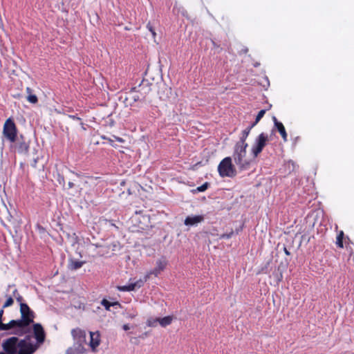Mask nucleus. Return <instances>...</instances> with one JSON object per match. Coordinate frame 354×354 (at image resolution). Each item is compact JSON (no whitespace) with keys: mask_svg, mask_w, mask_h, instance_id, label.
Listing matches in <instances>:
<instances>
[{"mask_svg":"<svg viewBox=\"0 0 354 354\" xmlns=\"http://www.w3.org/2000/svg\"><path fill=\"white\" fill-rule=\"evenodd\" d=\"M17 295H19V294H18V291H17V289H15V290H14V291H13V295L16 297V296H17Z\"/></svg>","mask_w":354,"mask_h":354,"instance_id":"nucleus-40","label":"nucleus"},{"mask_svg":"<svg viewBox=\"0 0 354 354\" xmlns=\"http://www.w3.org/2000/svg\"><path fill=\"white\" fill-rule=\"evenodd\" d=\"M268 140V136L265 133H260L255 138L250 150L253 158H256L261 153L263 148L266 146Z\"/></svg>","mask_w":354,"mask_h":354,"instance_id":"nucleus-5","label":"nucleus"},{"mask_svg":"<svg viewBox=\"0 0 354 354\" xmlns=\"http://www.w3.org/2000/svg\"><path fill=\"white\" fill-rule=\"evenodd\" d=\"M101 304L105 308V309L106 310H110L111 306H116V305H120L118 301H116V302H110V301H109L106 299H103L101 301Z\"/></svg>","mask_w":354,"mask_h":354,"instance_id":"nucleus-21","label":"nucleus"},{"mask_svg":"<svg viewBox=\"0 0 354 354\" xmlns=\"http://www.w3.org/2000/svg\"><path fill=\"white\" fill-rule=\"evenodd\" d=\"M20 312L21 315V317L28 320L30 319V324L33 322L34 319V313L30 309L28 306L26 304L21 303L20 304Z\"/></svg>","mask_w":354,"mask_h":354,"instance_id":"nucleus-9","label":"nucleus"},{"mask_svg":"<svg viewBox=\"0 0 354 354\" xmlns=\"http://www.w3.org/2000/svg\"><path fill=\"white\" fill-rule=\"evenodd\" d=\"M70 117L73 119H77V120H80V118L78 117H77L76 115H70Z\"/></svg>","mask_w":354,"mask_h":354,"instance_id":"nucleus-42","label":"nucleus"},{"mask_svg":"<svg viewBox=\"0 0 354 354\" xmlns=\"http://www.w3.org/2000/svg\"><path fill=\"white\" fill-rule=\"evenodd\" d=\"M33 333L37 343L39 344H42L45 339V333L40 324H35L33 325Z\"/></svg>","mask_w":354,"mask_h":354,"instance_id":"nucleus-10","label":"nucleus"},{"mask_svg":"<svg viewBox=\"0 0 354 354\" xmlns=\"http://www.w3.org/2000/svg\"><path fill=\"white\" fill-rule=\"evenodd\" d=\"M16 299H17V300L18 301L21 302V300H22V297H21V296H20L19 295H17V296H16Z\"/></svg>","mask_w":354,"mask_h":354,"instance_id":"nucleus-38","label":"nucleus"},{"mask_svg":"<svg viewBox=\"0 0 354 354\" xmlns=\"http://www.w3.org/2000/svg\"><path fill=\"white\" fill-rule=\"evenodd\" d=\"M27 100L31 104H36L38 102L37 97L34 94L28 95Z\"/></svg>","mask_w":354,"mask_h":354,"instance_id":"nucleus-25","label":"nucleus"},{"mask_svg":"<svg viewBox=\"0 0 354 354\" xmlns=\"http://www.w3.org/2000/svg\"><path fill=\"white\" fill-rule=\"evenodd\" d=\"M26 91L28 95L32 94V89L30 87H27Z\"/></svg>","mask_w":354,"mask_h":354,"instance_id":"nucleus-36","label":"nucleus"},{"mask_svg":"<svg viewBox=\"0 0 354 354\" xmlns=\"http://www.w3.org/2000/svg\"><path fill=\"white\" fill-rule=\"evenodd\" d=\"M283 251L286 255L290 254V252L288 250V249L286 247L283 248Z\"/></svg>","mask_w":354,"mask_h":354,"instance_id":"nucleus-37","label":"nucleus"},{"mask_svg":"<svg viewBox=\"0 0 354 354\" xmlns=\"http://www.w3.org/2000/svg\"><path fill=\"white\" fill-rule=\"evenodd\" d=\"M203 221L204 216L203 215L189 216L185 219L184 224L187 226H193L203 222Z\"/></svg>","mask_w":354,"mask_h":354,"instance_id":"nucleus-12","label":"nucleus"},{"mask_svg":"<svg viewBox=\"0 0 354 354\" xmlns=\"http://www.w3.org/2000/svg\"><path fill=\"white\" fill-rule=\"evenodd\" d=\"M158 322V321L156 319H149L147 320V326L151 327H154L156 325V323Z\"/></svg>","mask_w":354,"mask_h":354,"instance_id":"nucleus-28","label":"nucleus"},{"mask_svg":"<svg viewBox=\"0 0 354 354\" xmlns=\"http://www.w3.org/2000/svg\"><path fill=\"white\" fill-rule=\"evenodd\" d=\"M149 279V276H145L143 279H140L134 282H129L124 286H119L117 289L121 292H130L134 291L136 289L140 288L144 286L145 283Z\"/></svg>","mask_w":354,"mask_h":354,"instance_id":"nucleus-7","label":"nucleus"},{"mask_svg":"<svg viewBox=\"0 0 354 354\" xmlns=\"http://www.w3.org/2000/svg\"><path fill=\"white\" fill-rule=\"evenodd\" d=\"M250 129L246 128L244 129L241 133L239 140L235 144V145L248 146V143L246 142V139L250 134Z\"/></svg>","mask_w":354,"mask_h":354,"instance_id":"nucleus-14","label":"nucleus"},{"mask_svg":"<svg viewBox=\"0 0 354 354\" xmlns=\"http://www.w3.org/2000/svg\"><path fill=\"white\" fill-rule=\"evenodd\" d=\"M3 136L11 143L17 141V129L12 119L8 118L6 120L3 128Z\"/></svg>","mask_w":354,"mask_h":354,"instance_id":"nucleus-4","label":"nucleus"},{"mask_svg":"<svg viewBox=\"0 0 354 354\" xmlns=\"http://www.w3.org/2000/svg\"><path fill=\"white\" fill-rule=\"evenodd\" d=\"M15 320H11L8 324L0 323V330H8L11 328H15Z\"/></svg>","mask_w":354,"mask_h":354,"instance_id":"nucleus-20","label":"nucleus"},{"mask_svg":"<svg viewBox=\"0 0 354 354\" xmlns=\"http://www.w3.org/2000/svg\"><path fill=\"white\" fill-rule=\"evenodd\" d=\"M14 301L12 297H8L7 300L6 301L5 304L3 306V308H7L12 305Z\"/></svg>","mask_w":354,"mask_h":354,"instance_id":"nucleus-27","label":"nucleus"},{"mask_svg":"<svg viewBox=\"0 0 354 354\" xmlns=\"http://www.w3.org/2000/svg\"><path fill=\"white\" fill-rule=\"evenodd\" d=\"M157 320L158 321V323L160 324V325L161 326L165 327L171 323V322L173 320V317L172 316H166L162 318H157Z\"/></svg>","mask_w":354,"mask_h":354,"instance_id":"nucleus-17","label":"nucleus"},{"mask_svg":"<svg viewBox=\"0 0 354 354\" xmlns=\"http://www.w3.org/2000/svg\"><path fill=\"white\" fill-rule=\"evenodd\" d=\"M122 328L124 330H128L130 329V326L128 324L123 325Z\"/></svg>","mask_w":354,"mask_h":354,"instance_id":"nucleus-35","label":"nucleus"},{"mask_svg":"<svg viewBox=\"0 0 354 354\" xmlns=\"http://www.w3.org/2000/svg\"><path fill=\"white\" fill-rule=\"evenodd\" d=\"M3 314V310H0V323H2L1 319H2Z\"/></svg>","mask_w":354,"mask_h":354,"instance_id":"nucleus-39","label":"nucleus"},{"mask_svg":"<svg viewBox=\"0 0 354 354\" xmlns=\"http://www.w3.org/2000/svg\"><path fill=\"white\" fill-rule=\"evenodd\" d=\"M100 333L98 332H90V342L88 344L93 352L96 351V348L100 345Z\"/></svg>","mask_w":354,"mask_h":354,"instance_id":"nucleus-11","label":"nucleus"},{"mask_svg":"<svg viewBox=\"0 0 354 354\" xmlns=\"http://www.w3.org/2000/svg\"><path fill=\"white\" fill-rule=\"evenodd\" d=\"M84 263L85 261H80L71 259L68 263V268L71 270H76L80 268Z\"/></svg>","mask_w":354,"mask_h":354,"instance_id":"nucleus-15","label":"nucleus"},{"mask_svg":"<svg viewBox=\"0 0 354 354\" xmlns=\"http://www.w3.org/2000/svg\"><path fill=\"white\" fill-rule=\"evenodd\" d=\"M167 265V261L165 258L162 257L159 259L158 260L156 261V267L153 270L147 272L145 276H149V278L152 274H153L156 277H158L161 273V272H162L165 270Z\"/></svg>","mask_w":354,"mask_h":354,"instance_id":"nucleus-8","label":"nucleus"},{"mask_svg":"<svg viewBox=\"0 0 354 354\" xmlns=\"http://www.w3.org/2000/svg\"><path fill=\"white\" fill-rule=\"evenodd\" d=\"M272 120H273V121H274V126H275V127H277V124H278V123H281V122H279V121L277 120V119L276 118V117H274V116L272 118Z\"/></svg>","mask_w":354,"mask_h":354,"instance_id":"nucleus-34","label":"nucleus"},{"mask_svg":"<svg viewBox=\"0 0 354 354\" xmlns=\"http://www.w3.org/2000/svg\"><path fill=\"white\" fill-rule=\"evenodd\" d=\"M281 134L283 140L286 142L288 140V135L286 131L285 127L282 123L277 124V127H275Z\"/></svg>","mask_w":354,"mask_h":354,"instance_id":"nucleus-19","label":"nucleus"},{"mask_svg":"<svg viewBox=\"0 0 354 354\" xmlns=\"http://www.w3.org/2000/svg\"><path fill=\"white\" fill-rule=\"evenodd\" d=\"M232 234H233V232H231L229 234H223L221 236V239H230Z\"/></svg>","mask_w":354,"mask_h":354,"instance_id":"nucleus-31","label":"nucleus"},{"mask_svg":"<svg viewBox=\"0 0 354 354\" xmlns=\"http://www.w3.org/2000/svg\"><path fill=\"white\" fill-rule=\"evenodd\" d=\"M2 348L4 352L0 354H32L37 348L30 342V337L19 339L17 337H11L2 342Z\"/></svg>","mask_w":354,"mask_h":354,"instance_id":"nucleus-1","label":"nucleus"},{"mask_svg":"<svg viewBox=\"0 0 354 354\" xmlns=\"http://www.w3.org/2000/svg\"><path fill=\"white\" fill-rule=\"evenodd\" d=\"M147 28L151 32L153 37H154L156 36V32H155V30L153 28L152 26L150 24V23L147 24Z\"/></svg>","mask_w":354,"mask_h":354,"instance_id":"nucleus-29","label":"nucleus"},{"mask_svg":"<svg viewBox=\"0 0 354 354\" xmlns=\"http://www.w3.org/2000/svg\"><path fill=\"white\" fill-rule=\"evenodd\" d=\"M218 171L221 177H233L236 171L232 163V158L226 157L221 160L218 166Z\"/></svg>","mask_w":354,"mask_h":354,"instance_id":"nucleus-3","label":"nucleus"},{"mask_svg":"<svg viewBox=\"0 0 354 354\" xmlns=\"http://www.w3.org/2000/svg\"><path fill=\"white\" fill-rule=\"evenodd\" d=\"M71 335L73 338V345L85 348V345H86V333L85 330L77 328L71 330Z\"/></svg>","mask_w":354,"mask_h":354,"instance_id":"nucleus-6","label":"nucleus"},{"mask_svg":"<svg viewBox=\"0 0 354 354\" xmlns=\"http://www.w3.org/2000/svg\"><path fill=\"white\" fill-rule=\"evenodd\" d=\"M30 319L25 320L22 317H21L20 319L15 320V327L23 328L28 326L30 324Z\"/></svg>","mask_w":354,"mask_h":354,"instance_id":"nucleus-18","label":"nucleus"},{"mask_svg":"<svg viewBox=\"0 0 354 354\" xmlns=\"http://www.w3.org/2000/svg\"><path fill=\"white\" fill-rule=\"evenodd\" d=\"M343 236H344V233L342 231H341L337 236L336 244L337 245L338 247H339L341 248H343Z\"/></svg>","mask_w":354,"mask_h":354,"instance_id":"nucleus-22","label":"nucleus"},{"mask_svg":"<svg viewBox=\"0 0 354 354\" xmlns=\"http://www.w3.org/2000/svg\"><path fill=\"white\" fill-rule=\"evenodd\" d=\"M73 186H74V184L73 183H71V182L68 183V187L69 188H72Z\"/></svg>","mask_w":354,"mask_h":354,"instance_id":"nucleus-41","label":"nucleus"},{"mask_svg":"<svg viewBox=\"0 0 354 354\" xmlns=\"http://www.w3.org/2000/svg\"><path fill=\"white\" fill-rule=\"evenodd\" d=\"M113 138L117 140L119 142H124V140L122 138H119V137H117V136H113Z\"/></svg>","mask_w":354,"mask_h":354,"instance_id":"nucleus-32","label":"nucleus"},{"mask_svg":"<svg viewBox=\"0 0 354 354\" xmlns=\"http://www.w3.org/2000/svg\"><path fill=\"white\" fill-rule=\"evenodd\" d=\"M15 150L19 153H27L29 149V145L24 140H17L15 142Z\"/></svg>","mask_w":354,"mask_h":354,"instance_id":"nucleus-13","label":"nucleus"},{"mask_svg":"<svg viewBox=\"0 0 354 354\" xmlns=\"http://www.w3.org/2000/svg\"><path fill=\"white\" fill-rule=\"evenodd\" d=\"M212 44H213L214 47H218V46L216 45V44L214 41H212Z\"/></svg>","mask_w":354,"mask_h":354,"instance_id":"nucleus-43","label":"nucleus"},{"mask_svg":"<svg viewBox=\"0 0 354 354\" xmlns=\"http://www.w3.org/2000/svg\"><path fill=\"white\" fill-rule=\"evenodd\" d=\"M85 351V348L78 347L73 345V346L67 349L66 354H84Z\"/></svg>","mask_w":354,"mask_h":354,"instance_id":"nucleus-16","label":"nucleus"},{"mask_svg":"<svg viewBox=\"0 0 354 354\" xmlns=\"http://www.w3.org/2000/svg\"><path fill=\"white\" fill-rule=\"evenodd\" d=\"M259 65V64H258V63L254 64V67H257Z\"/></svg>","mask_w":354,"mask_h":354,"instance_id":"nucleus-44","label":"nucleus"},{"mask_svg":"<svg viewBox=\"0 0 354 354\" xmlns=\"http://www.w3.org/2000/svg\"><path fill=\"white\" fill-rule=\"evenodd\" d=\"M137 315H138V313L136 311H133L132 313L129 312V313H127V317L130 318V319H133L134 317H136L137 316Z\"/></svg>","mask_w":354,"mask_h":354,"instance_id":"nucleus-30","label":"nucleus"},{"mask_svg":"<svg viewBox=\"0 0 354 354\" xmlns=\"http://www.w3.org/2000/svg\"><path fill=\"white\" fill-rule=\"evenodd\" d=\"M209 184L208 183H205L201 186L196 187V189L194 190V192H205L209 187Z\"/></svg>","mask_w":354,"mask_h":354,"instance_id":"nucleus-23","label":"nucleus"},{"mask_svg":"<svg viewBox=\"0 0 354 354\" xmlns=\"http://www.w3.org/2000/svg\"><path fill=\"white\" fill-rule=\"evenodd\" d=\"M266 111L265 109H262L258 113L255 119L256 123H258L260 121V120L263 117L264 114L266 113Z\"/></svg>","mask_w":354,"mask_h":354,"instance_id":"nucleus-26","label":"nucleus"},{"mask_svg":"<svg viewBox=\"0 0 354 354\" xmlns=\"http://www.w3.org/2000/svg\"><path fill=\"white\" fill-rule=\"evenodd\" d=\"M129 97L133 99L135 102L140 100V94L136 91H131L129 94Z\"/></svg>","mask_w":354,"mask_h":354,"instance_id":"nucleus-24","label":"nucleus"},{"mask_svg":"<svg viewBox=\"0 0 354 354\" xmlns=\"http://www.w3.org/2000/svg\"><path fill=\"white\" fill-rule=\"evenodd\" d=\"M256 121H254L252 124H251L247 129H250V131L257 124Z\"/></svg>","mask_w":354,"mask_h":354,"instance_id":"nucleus-33","label":"nucleus"},{"mask_svg":"<svg viewBox=\"0 0 354 354\" xmlns=\"http://www.w3.org/2000/svg\"><path fill=\"white\" fill-rule=\"evenodd\" d=\"M248 146L234 145L232 158L234 163L241 171L248 170L254 162L255 158L247 156Z\"/></svg>","mask_w":354,"mask_h":354,"instance_id":"nucleus-2","label":"nucleus"}]
</instances>
